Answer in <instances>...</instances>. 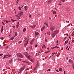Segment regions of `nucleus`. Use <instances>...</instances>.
<instances>
[{"label": "nucleus", "mask_w": 74, "mask_h": 74, "mask_svg": "<svg viewBox=\"0 0 74 74\" xmlns=\"http://www.w3.org/2000/svg\"><path fill=\"white\" fill-rule=\"evenodd\" d=\"M56 28V26L51 25L50 27V30L51 31H53Z\"/></svg>", "instance_id": "obj_1"}, {"label": "nucleus", "mask_w": 74, "mask_h": 74, "mask_svg": "<svg viewBox=\"0 0 74 74\" xmlns=\"http://www.w3.org/2000/svg\"><path fill=\"white\" fill-rule=\"evenodd\" d=\"M16 55L18 57H19L21 58H22L23 57V56H22V55L20 53H17Z\"/></svg>", "instance_id": "obj_2"}, {"label": "nucleus", "mask_w": 74, "mask_h": 74, "mask_svg": "<svg viewBox=\"0 0 74 74\" xmlns=\"http://www.w3.org/2000/svg\"><path fill=\"white\" fill-rule=\"evenodd\" d=\"M51 35L52 36V37H54L55 36V35H56L55 32H53V33H51Z\"/></svg>", "instance_id": "obj_3"}, {"label": "nucleus", "mask_w": 74, "mask_h": 74, "mask_svg": "<svg viewBox=\"0 0 74 74\" xmlns=\"http://www.w3.org/2000/svg\"><path fill=\"white\" fill-rule=\"evenodd\" d=\"M23 14V12L20 11V12H18L19 15H20V16H22V15Z\"/></svg>", "instance_id": "obj_4"}, {"label": "nucleus", "mask_w": 74, "mask_h": 74, "mask_svg": "<svg viewBox=\"0 0 74 74\" xmlns=\"http://www.w3.org/2000/svg\"><path fill=\"white\" fill-rule=\"evenodd\" d=\"M36 25H34L32 26H30V27H32V28H33V29H34V28L36 27Z\"/></svg>", "instance_id": "obj_5"}, {"label": "nucleus", "mask_w": 74, "mask_h": 74, "mask_svg": "<svg viewBox=\"0 0 74 74\" xmlns=\"http://www.w3.org/2000/svg\"><path fill=\"white\" fill-rule=\"evenodd\" d=\"M38 34H39V33H38V32H35V37H36V36H37V35H38Z\"/></svg>", "instance_id": "obj_6"}, {"label": "nucleus", "mask_w": 74, "mask_h": 74, "mask_svg": "<svg viewBox=\"0 0 74 74\" xmlns=\"http://www.w3.org/2000/svg\"><path fill=\"white\" fill-rule=\"evenodd\" d=\"M25 68V67H21L20 69V71H22V70H24Z\"/></svg>", "instance_id": "obj_7"}, {"label": "nucleus", "mask_w": 74, "mask_h": 74, "mask_svg": "<svg viewBox=\"0 0 74 74\" xmlns=\"http://www.w3.org/2000/svg\"><path fill=\"white\" fill-rule=\"evenodd\" d=\"M54 32H55L56 34H58V33H59V31L58 30H56L54 31Z\"/></svg>", "instance_id": "obj_8"}, {"label": "nucleus", "mask_w": 74, "mask_h": 74, "mask_svg": "<svg viewBox=\"0 0 74 74\" xmlns=\"http://www.w3.org/2000/svg\"><path fill=\"white\" fill-rule=\"evenodd\" d=\"M44 24L45 25H47V26L48 27H49V25H48V24L46 23H45V22H44Z\"/></svg>", "instance_id": "obj_9"}, {"label": "nucleus", "mask_w": 74, "mask_h": 74, "mask_svg": "<svg viewBox=\"0 0 74 74\" xmlns=\"http://www.w3.org/2000/svg\"><path fill=\"white\" fill-rule=\"evenodd\" d=\"M45 28V26L42 27L41 29V31L42 32V31H43V30H44V29Z\"/></svg>", "instance_id": "obj_10"}, {"label": "nucleus", "mask_w": 74, "mask_h": 74, "mask_svg": "<svg viewBox=\"0 0 74 74\" xmlns=\"http://www.w3.org/2000/svg\"><path fill=\"white\" fill-rule=\"evenodd\" d=\"M35 40V39H33L32 41H31L30 42L31 43H32V42H34V40Z\"/></svg>", "instance_id": "obj_11"}, {"label": "nucleus", "mask_w": 74, "mask_h": 74, "mask_svg": "<svg viewBox=\"0 0 74 74\" xmlns=\"http://www.w3.org/2000/svg\"><path fill=\"white\" fill-rule=\"evenodd\" d=\"M26 28H24L23 29V32H25L26 31Z\"/></svg>", "instance_id": "obj_12"}, {"label": "nucleus", "mask_w": 74, "mask_h": 74, "mask_svg": "<svg viewBox=\"0 0 74 74\" xmlns=\"http://www.w3.org/2000/svg\"><path fill=\"white\" fill-rule=\"evenodd\" d=\"M24 39L25 40H24V42H26V40H27V38H26V37H25L24 38Z\"/></svg>", "instance_id": "obj_13"}, {"label": "nucleus", "mask_w": 74, "mask_h": 74, "mask_svg": "<svg viewBox=\"0 0 74 74\" xmlns=\"http://www.w3.org/2000/svg\"><path fill=\"white\" fill-rule=\"evenodd\" d=\"M26 56L28 59H30V55H29V54H28Z\"/></svg>", "instance_id": "obj_14"}, {"label": "nucleus", "mask_w": 74, "mask_h": 74, "mask_svg": "<svg viewBox=\"0 0 74 74\" xmlns=\"http://www.w3.org/2000/svg\"><path fill=\"white\" fill-rule=\"evenodd\" d=\"M28 53H27V52H25V53H24V55L25 56H26L27 55H28Z\"/></svg>", "instance_id": "obj_15"}, {"label": "nucleus", "mask_w": 74, "mask_h": 74, "mask_svg": "<svg viewBox=\"0 0 74 74\" xmlns=\"http://www.w3.org/2000/svg\"><path fill=\"white\" fill-rule=\"evenodd\" d=\"M69 39H68V40L65 41V43H64L65 45H66V44H67V42H68V41H69Z\"/></svg>", "instance_id": "obj_16"}, {"label": "nucleus", "mask_w": 74, "mask_h": 74, "mask_svg": "<svg viewBox=\"0 0 74 74\" xmlns=\"http://www.w3.org/2000/svg\"><path fill=\"white\" fill-rule=\"evenodd\" d=\"M69 63H71V62H72L73 61L71 60V59H69Z\"/></svg>", "instance_id": "obj_17"}, {"label": "nucleus", "mask_w": 74, "mask_h": 74, "mask_svg": "<svg viewBox=\"0 0 74 74\" xmlns=\"http://www.w3.org/2000/svg\"><path fill=\"white\" fill-rule=\"evenodd\" d=\"M51 2V0H49L48 1V3L49 4H50Z\"/></svg>", "instance_id": "obj_18"}, {"label": "nucleus", "mask_w": 74, "mask_h": 74, "mask_svg": "<svg viewBox=\"0 0 74 74\" xmlns=\"http://www.w3.org/2000/svg\"><path fill=\"white\" fill-rule=\"evenodd\" d=\"M27 44H28V41H27L25 43V45H27Z\"/></svg>", "instance_id": "obj_19"}, {"label": "nucleus", "mask_w": 74, "mask_h": 74, "mask_svg": "<svg viewBox=\"0 0 74 74\" xmlns=\"http://www.w3.org/2000/svg\"><path fill=\"white\" fill-rule=\"evenodd\" d=\"M15 35H14V37H16L17 35H18V34L17 33V32H15Z\"/></svg>", "instance_id": "obj_20"}, {"label": "nucleus", "mask_w": 74, "mask_h": 74, "mask_svg": "<svg viewBox=\"0 0 74 74\" xmlns=\"http://www.w3.org/2000/svg\"><path fill=\"white\" fill-rule=\"evenodd\" d=\"M30 60V61H31L32 63H33V62H34V60H33V59H32Z\"/></svg>", "instance_id": "obj_21"}, {"label": "nucleus", "mask_w": 74, "mask_h": 74, "mask_svg": "<svg viewBox=\"0 0 74 74\" xmlns=\"http://www.w3.org/2000/svg\"><path fill=\"white\" fill-rule=\"evenodd\" d=\"M11 20L13 22H14V21H16V20H14V19H11Z\"/></svg>", "instance_id": "obj_22"}, {"label": "nucleus", "mask_w": 74, "mask_h": 74, "mask_svg": "<svg viewBox=\"0 0 74 74\" xmlns=\"http://www.w3.org/2000/svg\"><path fill=\"white\" fill-rule=\"evenodd\" d=\"M47 34H49V35H51V34H50V32H47Z\"/></svg>", "instance_id": "obj_23"}, {"label": "nucleus", "mask_w": 74, "mask_h": 74, "mask_svg": "<svg viewBox=\"0 0 74 74\" xmlns=\"http://www.w3.org/2000/svg\"><path fill=\"white\" fill-rule=\"evenodd\" d=\"M5 58H7V57L6 56H4L3 57V59H5Z\"/></svg>", "instance_id": "obj_24"}, {"label": "nucleus", "mask_w": 74, "mask_h": 74, "mask_svg": "<svg viewBox=\"0 0 74 74\" xmlns=\"http://www.w3.org/2000/svg\"><path fill=\"white\" fill-rule=\"evenodd\" d=\"M0 39L1 40H4V37H2L1 38H0Z\"/></svg>", "instance_id": "obj_25"}, {"label": "nucleus", "mask_w": 74, "mask_h": 74, "mask_svg": "<svg viewBox=\"0 0 74 74\" xmlns=\"http://www.w3.org/2000/svg\"><path fill=\"white\" fill-rule=\"evenodd\" d=\"M53 14H56V12H53Z\"/></svg>", "instance_id": "obj_26"}, {"label": "nucleus", "mask_w": 74, "mask_h": 74, "mask_svg": "<svg viewBox=\"0 0 74 74\" xmlns=\"http://www.w3.org/2000/svg\"><path fill=\"white\" fill-rule=\"evenodd\" d=\"M22 71H21L20 70L18 72V74H21V72Z\"/></svg>", "instance_id": "obj_27"}, {"label": "nucleus", "mask_w": 74, "mask_h": 74, "mask_svg": "<svg viewBox=\"0 0 74 74\" xmlns=\"http://www.w3.org/2000/svg\"><path fill=\"white\" fill-rule=\"evenodd\" d=\"M5 22H6V23H8V22H10V21H8L7 20H5Z\"/></svg>", "instance_id": "obj_28"}, {"label": "nucleus", "mask_w": 74, "mask_h": 74, "mask_svg": "<svg viewBox=\"0 0 74 74\" xmlns=\"http://www.w3.org/2000/svg\"><path fill=\"white\" fill-rule=\"evenodd\" d=\"M29 69V68L26 69H25V71H27V70H28Z\"/></svg>", "instance_id": "obj_29"}, {"label": "nucleus", "mask_w": 74, "mask_h": 74, "mask_svg": "<svg viewBox=\"0 0 74 74\" xmlns=\"http://www.w3.org/2000/svg\"><path fill=\"white\" fill-rule=\"evenodd\" d=\"M27 6H25V7H24V8H25V9H27Z\"/></svg>", "instance_id": "obj_30"}, {"label": "nucleus", "mask_w": 74, "mask_h": 74, "mask_svg": "<svg viewBox=\"0 0 74 74\" xmlns=\"http://www.w3.org/2000/svg\"><path fill=\"white\" fill-rule=\"evenodd\" d=\"M18 61H21V59L18 58Z\"/></svg>", "instance_id": "obj_31"}, {"label": "nucleus", "mask_w": 74, "mask_h": 74, "mask_svg": "<svg viewBox=\"0 0 74 74\" xmlns=\"http://www.w3.org/2000/svg\"><path fill=\"white\" fill-rule=\"evenodd\" d=\"M72 36H74V33H73L72 34Z\"/></svg>", "instance_id": "obj_32"}, {"label": "nucleus", "mask_w": 74, "mask_h": 74, "mask_svg": "<svg viewBox=\"0 0 74 74\" xmlns=\"http://www.w3.org/2000/svg\"><path fill=\"white\" fill-rule=\"evenodd\" d=\"M18 9L19 10H21V8L19 7H18Z\"/></svg>", "instance_id": "obj_33"}, {"label": "nucleus", "mask_w": 74, "mask_h": 74, "mask_svg": "<svg viewBox=\"0 0 74 74\" xmlns=\"http://www.w3.org/2000/svg\"><path fill=\"white\" fill-rule=\"evenodd\" d=\"M14 40V38H11L10 39V40Z\"/></svg>", "instance_id": "obj_34"}, {"label": "nucleus", "mask_w": 74, "mask_h": 74, "mask_svg": "<svg viewBox=\"0 0 74 74\" xmlns=\"http://www.w3.org/2000/svg\"><path fill=\"white\" fill-rule=\"evenodd\" d=\"M8 57H10V56H12L11 55H8Z\"/></svg>", "instance_id": "obj_35"}, {"label": "nucleus", "mask_w": 74, "mask_h": 74, "mask_svg": "<svg viewBox=\"0 0 74 74\" xmlns=\"http://www.w3.org/2000/svg\"><path fill=\"white\" fill-rule=\"evenodd\" d=\"M18 42L19 44H20V43H21V42H22V41H19Z\"/></svg>", "instance_id": "obj_36"}, {"label": "nucleus", "mask_w": 74, "mask_h": 74, "mask_svg": "<svg viewBox=\"0 0 74 74\" xmlns=\"http://www.w3.org/2000/svg\"><path fill=\"white\" fill-rule=\"evenodd\" d=\"M18 1H19L18 0H17L16 1V3H17V4H18Z\"/></svg>", "instance_id": "obj_37"}, {"label": "nucleus", "mask_w": 74, "mask_h": 74, "mask_svg": "<svg viewBox=\"0 0 74 74\" xmlns=\"http://www.w3.org/2000/svg\"><path fill=\"white\" fill-rule=\"evenodd\" d=\"M24 62H25V63H29V62H27L26 61H24Z\"/></svg>", "instance_id": "obj_38"}, {"label": "nucleus", "mask_w": 74, "mask_h": 74, "mask_svg": "<svg viewBox=\"0 0 74 74\" xmlns=\"http://www.w3.org/2000/svg\"><path fill=\"white\" fill-rule=\"evenodd\" d=\"M30 49H32V46H31L30 47Z\"/></svg>", "instance_id": "obj_39"}, {"label": "nucleus", "mask_w": 74, "mask_h": 74, "mask_svg": "<svg viewBox=\"0 0 74 74\" xmlns=\"http://www.w3.org/2000/svg\"><path fill=\"white\" fill-rule=\"evenodd\" d=\"M43 47H45V48L46 47L45 45H43Z\"/></svg>", "instance_id": "obj_40"}, {"label": "nucleus", "mask_w": 74, "mask_h": 74, "mask_svg": "<svg viewBox=\"0 0 74 74\" xmlns=\"http://www.w3.org/2000/svg\"><path fill=\"white\" fill-rule=\"evenodd\" d=\"M59 71H62V68H60L59 69Z\"/></svg>", "instance_id": "obj_41"}, {"label": "nucleus", "mask_w": 74, "mask_h": 74, "mask_svg": "<svg viewBox=\"0 0 74 74\" xmlns=\"http://www.w3.org/2000/svg\"><path fill=\"white\" fill-rule=\"evenodd\" d=\"M16 27H17V29H18V25H16Z\"/></svg>", "instance_id": "obj_42"}, {"label": "nucleus", "mask_w": 74, "mask_h": 74, "mask_svg": "<svg viewBox=\"0 0 74 74\" xmlns=\"http://www.w3.org/2000/svg\"><path fill=\"white\" fill-rule=\"evenodd\" d=\"M3 55V53H1L0 54V56H2V55Z\"/></svg>", "instance_id": "obj_43"}, {"label": "nucleus", "mask_w": 74, "mask_h": 74, "mask_svg": "<svg viewBox=\"0 0 74 74\" xmlns=\"http://www.w3.org/2000/svg\"><path fill=\"white\" fill-rule=\"evenodd\" d=\"M61 1H62L63 2H64V1H65V0H61Z\"/></svg>", "instance_id": "obj_44"}, {"label": "nucleus", "mask_w": 74, "mask_h": 74, "mask_svg": "<svg viewBox=\"0 0 74 74\" xmlns=\"http://www.w3.org/2000/svg\"><path fill=\"white\" fill-rule=\"evenodd\" d=\"M7 45V44H5L4 45H3V46H5V45Z\"/></svg>", "instance_id": "obj_45"}, {"label": "nucleus", "mask_w": 74, "mask_h": 74, "mask_svg": "<svg viewBox=\"0 0 74 74\" xmlns=\"http://www.w3.org/2000/svg\"><path fill=\"white\" fill-rule=\"evenodd\" d=\"M36 68H36V67H35V68H34V70H36Z\"/></svg>", "instance_id": "obj_46"}, {"label": "nucleus", "mask_w": 74, "mask_h": 74, "mask_svg": "<svg viewBox=\"0 0 74 74\" xmlns=\"http://www.w3.org/2000/svg\"><path fill=\"white\" fill-rule=\"evenodd\" d=\"M50 71V69H48L47 70V71Z\"/></svg>", "instance_id": "obj_47"}, {"label": "nucleus", "mask_w": 74, "mask_h": 74, "mask_svg": "<svg viewBox=\"0 0 74 74\" xmlns=\"http://www.w3.org/2000/svg\"><path fill=\"white\" fill-rule=\"evenodd\" d=\"M2 24H3V25H5V24H4V22H2Z\"/></svg>", "instance_id": "obj_48"}, {"label": "nucleus", "mask_w": 74, "mask_h": 74, "mask_svg": "<svg viewBox=\"0 0 74 74\" xmlns=\"http://www.w3.org/2000/svg\"><path fill=\"white\" fill-rule=\"evenodd\" d=\"M40 51H42V52H43V51L42 50V49H40Z\"/></svg>", "instance_id": "obj_49"}, {"label": "nucleus", "mask_w": 74, "mask_h": 74, "mask_svg": "<svg viewBox=\"0 0 74 74\" xmlns=\"http://www.w3.org/2000/svg\"><path fill=\"white\" fill-rule=\"evenodd\" d=\"M37 45H35V47H37Z\"/></svg>", "instance_id": "obj_50"}, {"label": "nucleus", "mask_w": 74, "mask_h": 74, "mask_svg": "<svg viewBox=\"0 0 74 74\" xmlns=\"http://www.w3.org/2000/svg\"><path fill=\"white\" fill-rule=\"evenodd\" d=\"M8 46H7V47H5V48L6 49H7V48H8Z\"/></svg>", "instance_id": "obj_51"}, {"label": "nucleus", "mask_w": 74, "mask_h": 74, "mask_svg": "<svg viewBox=\"0 0 74 74\" xmlns=\"http://www.w3.org/2000/svg\"><path fill=\"white\" fill-rule=\"evenodd\" d=\"M43 59L42 60H45V58H42Z\"/></svg>", "instance_id": "obj_52"}, {"label": "nucleus", "mask_w": 74, "mask_h": 74, "mask_svg": "<svg viewBox=\"0 0 74 74\" xmlns=\"http://www.w3.org/2000/svg\"><path fill=\"white\" fill-rule=\"evenodd\" d=\"M55 48H59L58 46H55Z\"/></svg>", "instance_id": "obj_53"}, {"label": "nucleus", "mask_w": 74, "mask_h": 74, "mask_svg": "<svg viewBox=\"0 0 74 74\" xmlns=\"http://www.w3.org/2000/svg\"><path fill=\"white\" fill-rule=\"evenodd\" d=\"M45 53H48V52L47 51H45Z\"/></svg>", "instance_id": "obj_54"}, {"label": "nucleus", "mask_w": 74, "mask_h": 74, "mask_svg": "<svg viewBox=\"0 0 74 74\" xmlns=\"http://www.w3.org/2000/svg\"><path fill=\"white\" fill-rule=\"evenodd\" d=\"M47 53H48V52H50V51L49 50V51H47Z\"/></svg>", "instance_id": "obj_55"}, {"label": "nucleus", "mask_w": 74, "mask_h": 74, "mask_svg": "<svg viewBox=\"0 0 74 74\" xmlns=\"http://www.w3.org/2000/svg\"><path fill=\"white\" fill-rule=\"evenodd\" d=\"M56 71L57 72H58V70H56Z\"/></svg>", "instance_id": "obj_56"}, {"label": "nucleus", "mask_w": 74, "mask_h": 74, "mask_svg": "<svg viewBox=\"0 0 74 74\" xmlns=\"http://www.w3.org/2000/svg\"><path fill=\"white\" fill-rule=\"evenodd\" d=\"M31 17H32V16L31 15H30L29 16V18H31Z\"/></svg>", "instance_id": "obj_57"}, {"label": "nucleus", "mask_w": 74, "mask_h": 74, "mask_svg": "<svg viewBox=\"0 0 74 74\" xmlns=\"http://www.w3.org/2000/svg\"><path fill=\"white\" fill-rule=\"evenodd\" d=\"M36 68H37V66L36 65V66L35 67Z\"/></svg>", "instance_id": "obj_58"}, {"label": "nucleus", "mask_w": 74, "mask_h": 74, "mask_svg": "<svg viewBox=\"0 0 74 74\" xmlns=\"http://www.w3.org/2000/svg\"><path fill=\"white\" fill-rule=\"evenodd\" d=\"M69 49H70L69 48H68V49H67V50L69 51Z\"/></svg>", "instance_id": "obj_59"}, {"label": "nucleus", "mask_w": 74, "mask_h": 74, "mask_svg": "<svg viewBox=\"0 0 74 74\" xmlns=\"http://www.w3.org/2000/svg\"><path fill=\"white\" fill-rule=\"evenodd\" d=\"M36 66H38V63H37V64L36 65Z\"/></svg>", "instance_id": "obj_60"}, {"label": "nucleus", "mask_w": 74, "mask_h": 74, "mask_svg": "<svg viewBox=\"0 0 74 74\" xmlns=\"http://www.w3.org/2000/svg\"><path fill=\"white\" fill-rule=\"evenodd\" d=\"M61 4H60H60H59V5H61Z\"/></svg>", "instance_id": "obj_61"}, {"label": "nucleus", "mask_w": 74, "mask_h": 74, "mask_svg": "<svg viewBox=\"0 0 74 74\" xmlns=\"http://www.w3.org/2000/svg\"><path fill=\"white\" fill-rule=\"evenodd\" d=\"M19 23V22H18V23H17V25H18Z\"/></svg>", "instance_id": "obj_62"}, {"label": "nucleus", "mask_w": 74, "mask_h": 74, "mask_svg": "<svg viewBox=\"0 0 74 74\" xmlns=\"http://www.w3.org/2000/svg\"><path fill=\"white\" fill-rule=\"evenodd\" d=\"M56 42L58 43V40H57Z\"/></svg>", "instance_id": "obj_63"}, {"label": "nucleus", "mask_w": 74, "mask_h": 74, "mask_svg": "<svg viewBox=\"0 0 74 74\" xmlns=\"http://www.w3.org/2000/svg\"><path fill=\"white\" fill-rule=\"evenodd\" d=\"M45 41H46V42L47 41V40L46 39H45Z\"/></svg>", "instance_id": "obj_64"}]
</instances>
